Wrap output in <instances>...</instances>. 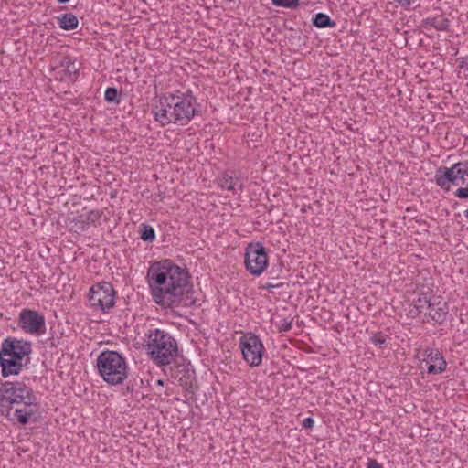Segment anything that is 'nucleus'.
<instances>
[{"label":"nucleus","instance_id":"nucleus-1","mask_svg":"<svg viewBox=\"0 0 468 468\" xmlns=\"http://www.w3.org/2000/svg\"><path fill=\"white\" fill-rule=\"evenodd\" d=\"M188 272L168 260L151 264L146 279L155 303L164 308L178 306L191 292Z\"/></svg>","mask_w":468,"mask_h":468},{"label":"nucleus","instance_id":"nucleus-2","mask_svg":"<svg viewBox=\"0 0 468 468\" xmlns=\"http://www.w3.org/2000/svg\"><path fill=\"white\" fill-rule=\"evenodd\" d=\"M146 348L153 360L159 365L170 364L177 351L175 340L159 329L150 332Z\"/></svg>","mask_w":468,"mask_h":468},{"label":"nucleus","instance_id":"nucleus-3","mask_svg":"<svg viewBox=\"0 0 468 468\" xmlns=\"http://www.w3.org/2000/svg\"><path fill=\"white\" fill-rule=\"evenodd\" d=\"M97 367L102 378L110 384H121L127 377L125 360L117 352H102L98 357Z\"/></svg>","mask_w":468,"mask_h":468},{"label":"nucleus","instance_id":"nucleus-4","mask_svg":"<svg viewBox=\"0 0 468 468\" xmlns=\"http://www.w3.org/2000/svg\"><path fill=\"white\" fill-rule=\"evenodd\" d=\"M0 408L10 420L23 425L31 420H36L38 413L36 397H33L32 400L16 401L5 406H0Z\"/></svg>","mask_w":468,"mask_h":468},{"label":"nucleus","instance_id":"nucleus-5","mask_svg":"<svg viewBox=\"0 0 468 468\" xmlns=\"http://www.w3.org/2000/svg\"><path fill=\"white\" fill-rule=\"evenodd\" d=\"M436 182L445 190H449L452 186H468V161L457 163L450 168L438 170Z\"/></svg>","mask_w":468,"mask_h":468},{"label":"nucleus","instance_id":"nucleus-6","mask_svg":"<svg viewBox=\"0 0 468 468\" xmlns=\"http://www.w3.org/2000/svg\"><path fill=\"white\" fill-rule=\"evenodd\" d=\"M35 397L32 389L18 381H6L0 388V406L22 400H32Z\"/></svg>","mask_w":468,"mask_h":468},{"label":"nucleus","instance_id":"nucleus-7","mask_svg":"<svg viewBox=\"0 0 468 468\" xmlns=\"http://www.w3.org/2000/svg\"><path fill=\"white\" fill-rule=\"evenodd\" d=\"M239 346L245 361L250 367H258L261 363L263 344L255 334L243 335L240 337Z\"/></svg>","mask_w":468,"mask_h":468},{"label":"nucleus","instance_id":"nucleus-8","mask_svg":"<svg viewBox=\"0 0 468 468\" xmlns=\"http://www.w3.org/2000/svg\"><path fill=\"white\" fill-rule=\"evenodd\" d=\"M245 265L252 275L261 274L268 266V255L261 243H250L245 251Z\"/></svg>","mask_w":468,"mask_h":468},{"label":"nucleus","instance_id":"nucleus-9","mask_svg":"<svg viewBox=\"0 0 468 468\" xmlns=\"http://www.w3.org/2000/svg\"><path fill=\"white\" fill-rule=\"evenodd\" d=\"M115 292L109 282H100L90 290L89 301L92 308L105 311L114 304Z\"/></svg>","mask_w":468,"mask_h":468},{"label":"nucleus","instance_id":"nucleus-10","mask_svg":"<svg viewBox=\"0 0 468 468\" xmlns=\"http://www.w3.org/2000/svg\"><path fill=\"white\" fill-rule=\"evenodd\" d=\"M415 356L420 362V367L426 368L429 374H439L446 368V361L437 349L430 347L419 349Z\"/></svg>","mask_w":468,"mask_h":468},{"label":"nucleus","instance_id":"nucleus-11","mask_svg":"<svg viewBox=\"0 0 468 468\" xmlns=\"http://www.w3.org/2000/svg\"><path fill=\"white\" fill-rule=\"evenodd\" d=\"M174 101V111L176 118V123L185 124L195 114L193 105L194 99L191 96L176 97L172 96Z\"/></svg>","mask_w":468,"mask_h":468},{"label":"nucleus","instance_id":"nucleus-12","mask_svg":"<svg viewBox=\"0 0 468 468\" xmlns=\"http://www.w3.org/2000/svg\"><path fill=\"white\" fill-rule=\"evenodd\" d=\"M154 113L155 120L163 125L176 123L172 96L159 98L157 103L154 106Z\"/></svg>","mask_w":468,"mask_h":468},{"label":"nucleus","instance_id":"nucleus-13","mask_svg":"<svg viewBox=\"0 0 468 468\" xmlns=\"http://www.w3.org/2000/svg\"><path fill=\"white\" fill-rule=\"evenodd\" d=\"M21 327L30 334L38 333L44 324V317L33 310H23L19 315Z\"/></svg>","mask_w":468,"mask_h":468},{"label":"nucleus","instance_id":"nucleus-14","mask_svg":"<svg viewBox=\"0 0 468 468\" xmlns=\"http://www.w3.org/2000/svg\"><path fill=\"white\" fill-rule=\"evenodd\" d=\"M23 360L13 356L6 349L0 351V364L2 367V375L6 378L11 375H18L23 367Z\"/></svg>","mask_w":468,"mask_h":468},{"label":"nucleus","instance_id":"nucleus-15","mask_svg":"<svg viewBox=\"0 0 468 468\" xmlns=\"http://www.w3.org/2000/svg\"><path fill=\"white\" fill-rule=\"evenodd\" d=\"M3 349H6L13 356L17 359H24L27 355L31 353V345L29 342L17 340V339H6L3 343Z\"/></svg>","mask_w":468,"mask_h":468},{"label":"nucleus","instance_id":"nucleus-16","mask_svg":"<svg viewBox=\"0 0 468 468\" xmlns=\"http://www.w3.org/2000/svg\"><path fill=\"white\" fill-rule=\"evenodd\" d=\"M447 314V304L440 297H431V302L427 305L425 315L430 316L433 321L441 322Z\"/></svg>","mask_w":468,"mask_h":468},{"label":"nucleus","instance_id":"nucleus-17","mask_svg":"<svg viewBox=\"0 0 468 468\" xmlns=\"http://www.w3.org/2000/svg\"><path fill=\"white\" fill-rule=\"evenodd\" d=\"M58 19L59 27L64 30L75 29L79 25L77 16L71 13H67Z\"/></svg>","mask_w":468,"mask_h":468},{"label":"nucleus","instance_id":"nucleus-18","mask_svg":"<svg viewBox=\"0 0 468 468\" xmlns=\"http://www.w3.org/2000/svg\"><path fill=\"white\" fill-rule=\"evenodd\" d=\"M62 66L65 67V72L69 77L75 76L80 69L79 63L71 61L69 58H65L62 61Z\"/></svg>","mask_w":468,"mask_h":468},{"label":"nucleus","instance_id":"nucleus-19","mask_svg":"<svg viewBox=\"0 0 468 468\" xmlns=\"http://www.w3.org/2000/svg\"><path fill=\"white\" fill-rule=\"evenodd\" d=\"M334 24V22H331L330 17L323 13L317 14L314 19V25L317 27H325L333 26Z\"/></svg>","mask_w":468,"mask_h":468},{"label":"nucleus","instance_id":"nucleus-20","mask_svg":"<svg viewBox=\"0 0 468 468\" xmlns=\"http://www.w3.org/2000/svg\"><path fill=\"white\" fill-rule=\"evenodd\" d=\"M431 298L427 296L420 297L417 301L414 302V307L416 309V313H426L427 305L430 303Z\"/></svg>","mask_w":468,"mask_h":468},{"label":"nucleus","instance_id":"nucleus-21","mask_svg":"<svg viewBox=\"0 0 468 468\" xmlns=\"http://www.w3.org/2000/svg\"><path fill=\"white\" fill-rule=\"evenodd\" d=\"M155 234L152 227L147 225H142L141 239L145 241H153Z\"/></svg>","mask_w":468,"mask_h":468},{"label":"nucleus","instance_id":"nucleus-22","mask_svg":"<svg viewBox=\"0 0 468 468\" xmlns=\"http://www.w3.org/2000/svg\"><path fill=\"white\" fill-rule=\"evenodd\" d=\"M219 185L222 188H226L230 191L235 190L238 181H234L232 177L223 176L219 180Z\"/></svg>","mask_w":468,"mask_h":468},{"label":"nucleus","instance_id":"nucleus-23","mask_svg":"<svg viewBox=\"0 0 468 468\" xmlns=\"http://www.w3.org/2000/svg\"><path fill=\"white\" fill-rule=\"evenodd\" d=\"M275 5L283 7H296L299 4V0H271Z\"/></svg>","mask_w":468,"mask_h":468},{"label":"nucleus","instance_id":"nucleus-24","mask_svg":"<svg viewBox=\"0 0 468 468\" xmlns=\"http://www.w3.org/2000/svg\"><path fill=\"white\" fill-rule=\"evenodd\" d=\"M105 100L109 102L118 101V91L114 88H108L105 91Z\"/></svg>","mask_w":468,"mask_h":468},{"label":"nucleus","instance_id":"nucleus-25","mask_svg":"<svg viewBox=\"0 0 468 468\" xmlns=\"http://www.w3.org/2000/svg\"><path fill=\"white\" fill-rule=\"evenodd\" d=\"M456 196L459 198H468V186L458 188L456 191Z\"/></svg>","mask_w":468,"mask_h":468},{"label":"nucleus","instance_id":"nucleus-26","mask_svg":"<svg viewBox=\"0 0 468 468\" xmlns=\"http://www.w3.org/2000/svg\"><path fill=\"white\" fill-rule=\"evenodd\" d=\"M291 327H292V323L291 322L283 321L279 325V331L280 332L288 331V330L291 329Z\"/></svg>","mask_w":468,"mask_h":468},{"label":"nucleus","instance_id":"nucleus-27","mask_svg":"<svg viewBox=\"0 0 468 468\" xmlns=\"http://www.w3.org/2000/svg\"><path fill=\"white\" fill-rule=\"evenodd\" d=\"M314 421L312 418H306L303 421V426L306 429H311L314 427Z\"/></svg>","mask_w":468,"mask_h":468},{"label":"nucleus","instance_id":"nucleus-28","mask_svg":"<svg viewBox=\"0 0 468 468\" xmlns=\"http://www.w3.org/2000/svg\"><path fill=\"white\" fill-rule=\"evenodd\" d=\"M367 468H383L376 460H369Z\"/></svg>","mask_w":468,"mask_h":468},{"label":"nucleus","instance_id":"nucleus-29","mask_svg":"<svg viewBox=\"0 0 468 468\" xmlns=\"http://www.w3.org/2000/svg\"><path fill=\"white\" fill-rule=\"evenodd\" d=\"M373 342H374V343H376V344L382 345V344L385 342V340H384V339H382V338H381L380 336H378V335H374V337H373Z\"/></svg>","mask_w":468,"mask_h":468},{"label":"nucleus","instance_id":"nucleus-30","mask_svg":"<svg viewBox=\"0 0 468 468\" xmlns=\"http://www.w3.org/2000/svg\"><path fill=\"white\" fill-rule=\"evenodd\" d=\"M157 384L162 386V385L164 384V383H163V380H158V381H157Z\"/></svg>","mask_w":468,"mask_h":468},{"label":"nucleus","instance_id":"nucleus-31","mask_svg":"<svg viewBox=\"0 0 468 468\" xmlns=\"http://www.w3.org/2000/svg\"><path fill=\"white\" fill-rule=\"evenodd\" d=\"M465 215L468 218V210L465 211Z\"/></svg>","mask_w":468,"mask_h":468},{"label":"nucleus","instance_id":"nucleus-32","mask_svg":"<svg viewBox=\"0 0 468 468\" xmlns=\"http://www.w3.org/2000/svg\"><path fill=\"white\" fill-rule=\"evenodd\" d=\"M465 68H466V69H467V71H468V63L466 64Z\"/></svg>","mask_w":468,"mask_h":468}]
</instances>
